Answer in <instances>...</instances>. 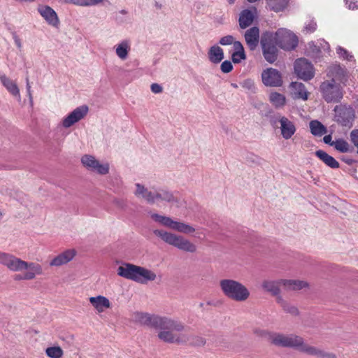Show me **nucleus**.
I'll return each mask as SVG.
<instances>
[{
	"instance_id": "obj_1",
	"label": "nucleus",
	"mask_w": 358,
	"mask_h": 358,
	"mask_svg": "<svg viewBox=\"0 0 358 358\" xmlns=\"http://www.w3.org/2000/svg\"><path fill=\"white\" fill-rule=\"evenodd\" d=\"M131 320L136 324L158 329L157 337L162 341L170 344H185L189 341V337L183 334L186 327L180 321L171 317L152 315L148 313L135 312Z\"/></svg>"
},
{
	"instance_id": "obj_2",
	"label": "nucleus",
	"mask_w": 358,
	"mask_h": 358,
	"mask_svg": "<svg viewBox=\"0 0 358 358\" xmlns=\"http://www.w3.org/2000/svg\"><path fill=\"white\" fill-rule=\"evenodd\" d=\"M0 264L6 266L13 271H22L26 270L23 274L15 275V280H33L38 275L43 273V268L41 264L35 262H27L15 256L0 251Z\"/></svg>"
},
{
	"instance_id": "obj_3",
	"label": "nucleus",
	"mask_w": 358,
	"mask_h": 358,
	"mask_svg": "<svg viewBox=\"0 0 358 358\" xmlns=\"http://www.w3.org/2000/svg\"><path fill=\"white\" fill-rule=\"evenodd\" d=\"M329 73L332 78L321 84L320 91L327 103H338L343 96V88L346 85L348 78L345 71L340 66L333 67Z\"/></svg>"
},
{
	"instance_id": "obj_4",
	"label": "nucleus",
	"mask_w": 358,
	"mask_h": 358,
	"mask_svg": "<svg viewBox=\"0 0 358 358\" xmlns=\"http://www.w3.org/2000/svg\"><path fill=\"white\" fill-rule=\"evenodd\" d=\"M117 272L118 275L140 284H147L157 278L154 271L129 263L119 266Z\"/></svg>"
},
{
	"instance_id": "obj_5",
	"label": "nucleus",
	"mask_w": 358,
	"mask_h": 358,
	"mask_svg": "<svg viewBox=\"0 0 358 358\" xmlns=\"http://www.w3.org/2000/svg\"><path fill=\"white\" fill-rule=\"evenodd\" d=\"M220 286L223 294L235 301H245L250 296L248 289L236 280L224 279L220 280Z\"/></svg>"
},
{
	"instance_id": "obj_6",
	"label": "nucleus",
	"mask_w": 358,
	"mask_h": 358,
	"mask_svg": "<svg viewBox=\"0 0 358 358\" xmlns=\"http://www.w3.org/2000/svg\"><path fill=\"white\" fill-rule=\"evenodd\" d=\"M154 233L166 243L173 245L181 250L189 252L196 251V246L182 236H176L162 230H155Z\"/></svg>"
},
{
	"instance_id": "obj_7",
	"label": "nucleus",
	"mask_w": 358,
	"mask_h": 358,
	"mask_svg": "<svg viewBox=\"0 0 358 358\" xmlns=\"http://www.w3.org/2000/svg\"><path fill=\"white\" fill-rule=\"evenodd\" d=\"M262 53L264 59L270 64H273L278 58L277 41L274 34L271 32H265L260 40Z\"/></svg>"
},
{
	"instance_id": "obj_8",
	"label": "nucleus",
	"mask_w": 358,
	"mask_h": 358,
	"mask_svg": "<svg viewBox=\"0 0 358 358\" xmlns=\"http://www.w3.org/2000/svg\"><path fill=\"white\" fill-rule=\"evenodd\" d=\"M151 217L155 222L180 233L190 234L195 231L193 227L183 222L173 221L169 217L154 213L151 215Z\"/></svg>"
},
{
	"instance_id": "obj_9",
	"label": "nucleus",
	"mask_w": 358,
	"mask_h": 358,
	"mask_svg": "<svg viewBox=\"0 0 358 358\" xmlns=\"http://www.w3.org/2000/svg\"><path fill=\"white\" fill-rule=\"evenodd\" d=\"M278 45L285 50H291L298 45V38L292 32L286 29H279L274 34Z\"/></svg>"
},
{
	"instance_id": "obj_10",
	"label": "nucleus",
	"mask_w": 358,
	"mask_h": 358,
	"mask_svg": "<svg viewBox=\"0 0 358 358\" xmlns=\"http://www.w3.org/2000/svg\"><path fill=\"white\" fill-rule=\"evenodd\" d=\"M294 71L299 78L306 81L312 79L315 74L313 66L304 58L295 61Z\"/></svg>"
},
{
	"instance_id": "obj_11",
	"label": "nucleus",
	"mask_w": 358,
	"mask_h": 358,
	"mask_svg": "<svg viewBox=\"0 0 358 358\" xmlns=\"http://www.w3.org/2000/svg\"><path fill=\"white\" fill-rule=\"evenodd\" d=\"M262 80L266 86L280 87L282 84L280 73L273 68H268L262 73Z\"/></svg>"
},
{
	"instance_id": "obj_12",
	"label": "nucleus",
	"mask_w": 358,
	"mask_h": 358,
	"mask_svg": "<svg viewBox=\"0 0 358 358\" xmlns=\"http://www.w3.org/2000/svg\"><path fill=\"white\" fill-rule=\"evenodd\" d=\"M88 113L87 106H81L76 108L69 113L62 121V125L65 128H69L84 118Z\"/></svg>"
},
{
	"instance_id": "obj_13",
	"label": "nucleus",
	"mask_w": 358,
	"mask_h": 358,
	"mask_svg": "<svg viewBox=\"0 0 358 358\" xmlns=\"http://www.w3.org/2000/svg\"><path fill=\"white\" fill-rule=\"evenodd\" d=\"M83 164L90 169L92 171H96L99 174L105 175L108 173L109 166L108 164H101L93 156L85 155L82 159Z\"/></svg>"
},
{
	"instance_id": "obj_14",
	"label": "nucleus",
	"mask_w": 358,
	"mask_h": 358,
	"mask_svg": "<svg viewBox=\"0 0 358 358\" xmlns=\"http://www.w3.org/2000/svg\"><path fill=\"white\" fill-rule=\"evenodd\" d=\"M245 43L250 50H255L259 42V29L252 27L247 29L244 34Z\"/></svg>"
},
{
	"instance_id": "obj_15",
	"label": "nucleus",
	"mask_w": 358,
	"mask_h": 358,
	"mask_svg": "<svg viewBox=\"0 0 358 358\" xmlns=\"http://www.w3.org/2000/svg\"><path fill=\"white\" fill-rule=\"evenodd\" d=\"M38 13L51 26L57 27L59 24V20L56 12L48 6H39Z\"/></svg>"
},
{
	"instance_id": "obj_16",
	"label": "nucleus",
	"mask_w": 358,
	"mask_h": 358,
	"mask_svg": "<svg viewBox=\"0 0 358 358\" xmlns=\"http://www.w3.org/2000/svg\"><path fill=\"white\" fill-rule=\"evenodd\" d=\"M279 123L282 137L286 140L289 139L296 130L294 124L285 116L280 117Z\"/></svg>"
},
{
	"instance_id": "obj_17",
	"label": "nucleus",
	"mask_w": 358,
	"mask_h": 358,
	"mask_svg": "<svg viewBox=\"0 0 358 358\" xmlns=\"http://www.w3.org/2000/svg\"><path fill=\"white\" fill-rule=\"evenodd\" d=\"M76 255L74 249L66 250L54 257L50 263L51 266H60L71 262Z\"/></svg>"
},
{
	"instance_id": "obj_18",
	"label": "nucleus",
	"mask_w": 358,
	"mask_h": 358,
	"mask_svg": "<svg viewBox=\"0 0 358 358\" xmlns=\"http://www.w3.org/2000/svg\"><path fill=\"white\" fill-rule=\"evenodd\" d=\"M256 8H253L252 10L245 9L242 10L239 15L238 24L241 29H246L250 27L255 17Z\"/></svg>"
},
{
	"instance_id": "obj_19",
	"label": "nucleus",
	"mask_w": 358,
	"mask_h": 358,
	"mask_svg": "<svg viewBox=\"0 0 358 358\" xmlns=\"http://www.w3.org/2000/svg\"><path fill=\"white\" fill-rule=\"evenodd\" d=\"M89 301L99 313H103L106 309L110 308L111 306L109 299L101 295L90 297Z\"/></svg>"
},
{
	"instance_id": "obj_20",
	"label": "nucleus",
	"mask_w": 358,
	"mask_h": 358,
	"mask_svg": "<svg viewBox=\"0 0 358 358\" xmlns=\"http://www.w3.org/2000/svg\"><path fill=\"white\" fill-rule=\"evenodd\" d=\"M310 347V345L306 343L302 337L295 334L288 335V348L296 349L299 351L306 354V351L305 350Z\"/></svg>"
},
{
	"instance_id": "obj_21",
	"label": "nucleus",
	"mask_w": 358,
	"mask_h": 358,
	"mask_svg": "<svg viewBox=\"0 0 358 358\" xmlns=\"http://www.w3.org/2000/svg\"><path fill=\"white\" fill-rule=\"evenodd\" d=\"M136 186V190L135 192V195L136 196L143 198L150 203H153L157 201L156 193H152L151 191L148 190L144 187V186L141 185L138 183H137Z\"/></svg>"
},
{
	"instance_id": "obj_22",
	"label": "nucleus",
	"mask_w": 358,
	"mask_h": 358,
	"mask_svg": "<svg viewBox=\"0 0 358 358\" xmlns=\"http://www.w3.org/2000/svg\"><path fill=\"white\" fill-rule=\"evenodd\" d=\"M315 155L329 167L331 169L339 168L338 162H337L333 157L328 155L326 152L319 150L315 152Z\"/></svg>"
},
{
	"instance_id": "obj_23",
	"label": "nucleus",
	"mask_w": 358,
	"mask_h": 358,
	"mask_svg": "<svg viewBox=\"0 0 358 358\" xmlns=\"http://www.w3.org/2000/svg\"><path fill=\"white\" fill-rule=\"evenodd\" d=\"M282 282L285 290L298 291L308 286L306 282L299 280H284Z\"/></svg>"
},
{
	"instance_id": "obj_24",
	"label": "nucleus",
	"mask_w": 358,
	"mask_h": 358,
	"mask_svg": "<svg viewBox=\"0 0 358 358\" xmlns=\"http://www.w3.org/2000/svg\"><path fill=\"white\" fill-rule=\"evenodd\" d=\"M282 280H265L262 282V287L266 291L271 293L274 296H277L280 293V287L282 286Z\"/></svg>"
},
{
	"instance_id": "obj_25",
	"label": "nucleus",
	"mask_w": 358,
	"mask_h": 358,
	"mask_svg": "<svg viewBox=\"0 0 358 358\" xmlns=\"http://www.w3.org/2000/svg\"><path fill=\"white\" fill-rule=\"evenodd\" d=\"M0 80L3 85L12 95L15 96H20V90L14 81L6 77L5 75L0 76Z\"/></svg>"
},
{
	"instance_id": "obj_26",
	"label": "nucleus",
	"mask_w": 358,
	"mask_h": 358,
	"mask_svg": "<svg viewBox=\"0 0 358 358\" xmlns=\"http://www.w3.org/2000/svg\"><path fill=\"white\" fill-rule=\"evenodd\" d=\"M269 10L274 12L283 10L288 5L289 0H265Z\"/></svg>"
},
{
	"instance_id": "obj_27",
	"label": "nucleus",
	"mask_w": 358,
	"mask_h": 358,
	"mask_svg": "<svg viewBox=\"0 0 358 358\" xmlns=\"http://www.w3.org/2000/svg\"><path fill=\"white\" fill-rule=\"evenodd\" d=\"M269 340L275 345L288 348V335L280 334H270Z\"/></svg>"
},
{
	"instance_id": "obj_28",
	"label": "nucleus",
	"mask_w": 358,
	"mask_h": 358,
	"mask_svg": "<svg viewBox=\"0 0 358 358\" xmlns=\"http://www.w3.org/2000/svg\"><path fill=\"white\" fill-rule=\"evenodd\" d=\"M208 57L213 63L217 64L220 62L224 58L222 49L217 45L211 47L208 52Z\"/></svg>"
},
{
	"instance_id": "obj_29",
	"label": "nucleus",
	"mask_w": 358,
	"mask_h": 358,
	"mask_svg": "<svg viewBox=\"0 0 358 358\" xmlns=\"http://www.w3.org/2000/svg\"><path fill=\"white\" fill-rule=\"evenodd\" d=\"M310 132L313 135L322 136L327 134V128L318 120H312L309 124Z\"/></svg>"
},
{
	"instance_id": "obj_30",
	"label": "nucleus",
	"mask_w": 358,
	"mask_h": 358,
	"mask_svg": "<svg viewBox=\"0 0 358 358\" xmlns=\"http://www.w3.org/2000/svg\"><path fill=\"white\" fill-rule=\"evenodd\" d=\"M306 354L309 355L317 356L321 358H336V355L331 352H324L314 346L307 348L306 350Z\"/></svg>"
},
{
	"instance_id": "obj_31",
	"label": "nucleus",
	"mask_w": 358,
	"mask_h": 358,
	"mask_svg": "<svg viewBox=\"0 0 358 358\" xmlns=\"http://www.w3.org/2000/svg\"><path fill=\"white\" fill-rule=\"evenodd\" d=\"M269 101L275 108H281L285 105V96L278 92H271L269 95Z\"/></svg>"
},
{
	"instance_id": "obj_32",
	"label": "nucleus",
	"mask_w": 358,
	"mask_h": 358,
	"mask_svg": "<svg viewBox=\"0 0 358 358\" xmlns=\"http://www.w3.org/2000/svg\"><path fill=\"white\" fill-rule=\"evenodd\" d=\"M129 50L130 45L129 42L124 41L117 45L115 52L119 58L124 60L127 59Z\"/></svg>"
},
{
	"instance_id": "obj_33",
	"label": "nucleus",
	"mask_w": 358,
	"mask_h": 358,
	"mask_svg": "<svg viewBox=\"0 0 358 358\" xmlns=\"http://www.w3.org/2000/svg\"><path fill=\"white\" fill-rule=\"evenodd\" d=\"M292 86L296 91L295 93L297 94L299 98H301L303 100L308 99V93L303 84L301 83L294 82L292 83Z\"/></svg>"
},
{
	"instance_id": "obj_34",
	"label": "nucleus",
	"mask_w": 358,
	"mask_h": 358,
	"mask_svg": "<svg viewBox=\"0 0 358 358\" xmlns=\"http://www.w3.org/2000/svg\"><path fill=\"white\" fill-rule=\"evenodd\" d=\"M45 353L50 358H62L64 355L63 350L59 346L49 347Z\"/></svg>"
},
{
	"instance_id": "obj_35",
	"label": "nucleus",
	"mask_w": 358,
	"mask_h": 358,
	"mask_svg": "<svg viewBox=\"0 0 358 358\" xmlns=\"http://www.w3.org/2000/svg\"><path fill=\"white\" fill-rule=\"evenodd\" d=\"M335 149L342 153H345L350 151V145L348 143L343 139H338L334 141Z\"/></svg>"
},
{
	"instance_id": "obj_36",
	"label": "nucleus",
	"mask_w": 358,
	"mask_h": 358,
	"mask_svg": "<svg viewBox=\"0 0 358 358\" xmlns=\"http://www.w3.org/2000/svg\"><path fill=\"white\" fill-rule=\"evenodd\" d=\"M278 303L280 304L283 310L287 313H289L292 315H297L298 310L296 307L290 306L287 302L282 300L280 296H278L277 298Z\"/></svg>"
},
{
	"instance_id": "obj_37",
	"label": "nucleus",
	"mask_w": 358,
	"mask_h": 358,
	"mask_svg": "<svg viewBox=\"0 0 358 358\" xmlns=\"http://www.w3.org/2000/svg\"><path fill=\"white\" fill-rule=\"evenodd\" d=\"M156 199L157 201H171L173 199V196L172 194L167 191L161 190L158 192H156Z\"/></svg>"
},
{
	"instance_id": "obj_38",
	"label": "nucleus",
	"mask_w": 358,
	"mask_h": 358,
	"mask_svg": "<svg viewBox=\"0 0 358 358\" xmlns=\"http://www.w3.org/2000/svg\"><path fill=\"white\" fill-rule=\"evenodd\" d=\"M336 52L341 57L348 61H352L354 58L353 55H352L346 49L338 47L336 49Z\"/></svg>"
},
{
	"instance_id": "obj_39",
	"label": "nucleus",
	"mask_w": 358,
	"mask_h": 358,
	"mask_svg": "<svg viewBox=\"0 0 358 358\" xmlns=\"http://www.w3.org/2000/svg\"><path fill=\"white\" fill-rule=\"evenodd\" d=\"M246 59V55L245 52H234L231 55V59L234 63L238 64Z\"/></svg>"
},
{
	"instance_id": "obj_40",
	"label": "nucleus",
	"mask_w": 358,
	"mask_h": 358,
	"mask_svg": "<svg viewBox=\"0 0 358 358\" xmlns=\"http://www.w3.org/2000/svg\"><path fill=\"white\" fill-rule=\"evenodd\" d=\"M241 86L250 91H254L255 90V83L251 79L245 80L242 83Z\"/></svg>"
},
{
	"instance_id": "obj_41",
	"label": "nucleus",
	"mask_w": 358,
	"mask_h": 358,
	"mask_svg": "<svg viewBox=\"0 0 358 358\" xmlns=\"http://www.w3.org/2000/svg\"><path fill=\"white\" fill-rule=\"evenodd\" d=\"M220 69L223 73H229L232 71L233 66L231 62L226 60L222 63Z\"/></svg>"
},
{
	"instance_id": "obj_42",
	"label": "nucleus",
	"mask_w": 358,
	"mask_h": 358,
	"mask_svg": "<svg viewBox=\"0 0 358 358\" xmlns=\"http://www.w3.org/2000/svg\"><path fill=\"white\" fill-rule=\"evenodd\" d=\"M234 42V38L231 35H227L223 36L220 40V43L222 45H227L233 44Z\"/></svg>"
},
{
	"instance_id": "obj_43",
	"label": "nucleus",
	"mask_w": 358,
	"mask_h": 358,
	"mask_svg": "<svg viewBox=\"0 0 358 358\" xmlns=\"http://www.w3.org/2000/svg\"><path fill=\"white\" fill-rule=\"evenodd\" d=\"M191 343L196 346H203L206 344V339L201 336H196L193 338Z\"/></svg>"
},
{
	"instance_id": "obj_44",
	"label": "nucleus",
	"mask_w": 358,
	"mask_h": 358,
	"mask_svg": "<svg viewBox=\"0 0 358 358\" xmlns=\"http://www.w3.org/2000/svg\"><path fill=\"white\" fill-rule=\"evenodd\" d=\"M345 1L350 9H358V0H345Z\"/></svg>"
},
{
	"instance_id": "obj_45",
	"label": "nucleus",
	"mask_w": 358,
	"mask_h": 358,
	"mask_svg": "<svg viewBox=\"0 0 358 358\" xmlns=\"http://www.w3.org/2000/svg\"><path fill=\"white\" fill-rule=\"evenodd\" d=\"M234 52H245L244 48L240 41H234L233 43Z\"/></svg>"
},
{
	"instance_id": "obj_46",
	"label": "nucleus",
	"mask_w": 358,
	"mask_h": 358,
	"mask_svg": "<svg viewBox=\"0 0 358 358\" xmlns=\"http://www.w3.org/2000/svg\"><path fill=\"white\" fill-rule=\"evenodd\" d=\"M151 91L155 94H158L162 92V87L157 83H153L151 85Z\"/></svg>"
},
{
	"instance_id": "obj_47",
	"label": "nucleus",
	"mask_w": 358,
	"mask_h": 358,
	"mask_svg": "<svg viewBox=\"0 0 358 358\" xmlns=\"http://www.w3.org/2000/svg\"><path fill=\"white\" fill-rule=\"evenodd\" d=\"M13 38L14 39L15 43L19 49L22 48V43L17 35L14 32L13 33Z\"/></svg>"
},
{
	"instance_id": "obj_48",
	"label": "nucleus",
	"mask_w": 358,
	"mask_h": 358,
	"mask_svg": "<svg viewBox=\"0 0 358 358\" xmlns=\"http://www.w3.org/2000/svg\"><path fill=\"white\" fill-rule=\"evenodd\" d=\"M331 139H332V138H331V136L330 134L329 135H326L323 138V141H324V143L329 144V145L333 146L334 145V141Z\"/></svg>"
},
{
	"instance_id": "obj_49",
	"label": "nucleus",
	"mask_w": 358,
	"mask_h": 358,
	"mask_svg": "<svg viewBox=\"0 0 358 358\" xmlns=\"http://www.w3.org/2000/svg\"><path fill=\"white\" fill-rule=\"evenodd\" d=\"M26 81H27V94L29 97V99L31 101L32 100V94H31V85H30L29 80L28 78H27Z\"/></svg>"
},
{
	"instance_id": "obj_50",
	"label": "nucleus",
	"mask_w": 358,
	"mask_h": 358,
	"mask_svg": "<svg viewBox=\"0 0 358 358\" xmlns=\"http://www.w3.org/2000/svg\"><path fill=\"white\" fill-rule=\"evenodd\" d=\"M229 4H233L235 2V0H227Z\"/></svg>"
},
{
	"instance_id": "obj_51",
	"label": "nucleus",
	"mask_w": 358,
	"mask_h": 358,
	"mask_svg": "<svg viewBox=\"0 0 358 358\" xmlns=\"http://www.w3.org/2000/svg\"><path fill=\"white\" fill-rule=\"evenodd\" d=\"M315 29V27H312V29H310V31H313Z\"/></svg>"
},
{
	"instance_id": "obj_52",
	"label": "nucleus",
	"mask_w": 358,
	"mask_h": 358,
	"mask_svg": "<svg viewBox=\"0 0 358 358\" xmlns=\"http://www.w3.org/2000/svg\"><path fill=\"white\" fill-rule=\"evenodd\" d=\"M357 152H358V151H357Z\"/></svg>"
}]
</instances>
